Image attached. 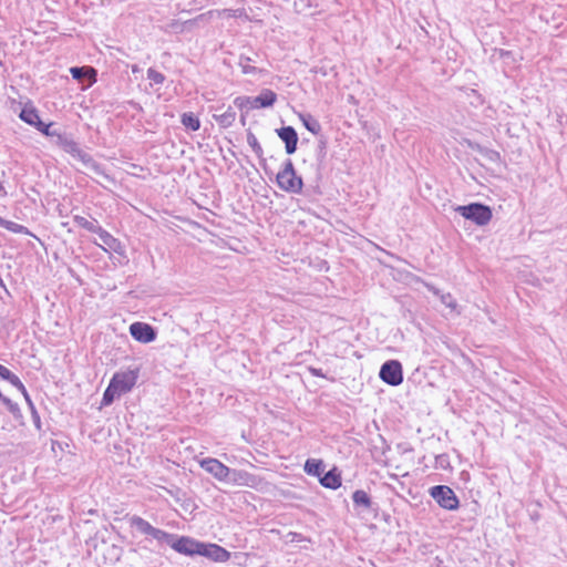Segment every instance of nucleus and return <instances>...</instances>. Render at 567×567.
Returning a JSON list of instances; mask_svg holds the SVG:
<instances>
[{
    "mask_svg": "<svg viewBox=\"0 0 567 567\" xmlns=\"http://www.w3.org/2000/svg\"><path fill=\"white\" fill-rule=\"evenodd\" d=\"M299 118L310 133L317 136L321 135V124L315 116L310 113H299Z\"/></svg>",
    "mask_w": 567,
    "mask_h": 567,
    "instance_id": "393cba45",
    "label": "nucleus"
},
{
    "mask_svg": "<svg viewBox=\"0 0 567 567\" xmlns=\"http://www.w3.org/2000/svg\"><path fill=\"white\" fill-rule=\"evenodd\" d=\"M275 182L286 193L298 195L303 193L305 183L299 174H289L286 177H282L281 174H276Z\"/></svg>",
    "mask_w": 567,
    "mask_h": 567,
    "instance_id": "1a4fd4ad",
    "label": "nucleus"
},
{
    "mask_svg": "<svg viewBox=\"0 0 567 567\" xmlns=\"http://www.w3.org/2000/svg\"><path fill=\"white\" fill-rule=\"evenodd\" d=\"M134 110L138 111V112H143V107L142 105L138 103V102H135L133 100L128 101L127 102Z\"/></svg>",
    "mask_w": 567,
    "mask_h": 567,
    "instance_id": "09e8293b",
    "label": "nucleus"
},
{
    "mask_svg": "<svg viewBox=\"0 0 567 567\" xmlns=\"http://www.w3.org/2000/svg\"><path fill=\"white\" fill-rule=\"evenodd\" d=\"M352 502L354 509L360 511H371L377 512L379 509V506L377 503H374L371 498V496L363 489H355L352 493Z\"/></svg>",
    "mask_w": 567,
    "mask_h": 567,
    "instance_id": "ddd939ff",
    "label": "nucleus"
},
{
    "mask_svg": "<svg viewBox=\"0 0 567 567\" xmlns=\"http://www.w3.org/2000/svg\"><path fill=\"white\" fill-rule=\"evenodd\" d=\"M379 378L391 386H398L403 382V367L396 359L386 360L380 368Z\"/></svg>",
    "mask_w": 567,
    "mask_h": 567,
    "instance_id": "39448f33",
    "label": "nucleus"
},
{
    "mask_svg": "<svg viewBox=\"0 0 567 567\" xmlns=\"http://www.w3.org/2000/svg\"><path fill=\"white\" fill-rule=\"evenodd\" d=\"M84 229L100 236V234L103 231L104 228L102 226H100V224L96 219H93V221L87 220Z\"/></svg>",
    "mask_w": 567,
    "mask_h": 567,
    "instance_id": "79ce46f5",
    "label": "nucleus"
},
{
    "mask_svg": "<svg viewBox=\"0 0 567 567\" xmlns=\"http://www.w3.org/2000/svg\"><path fill=\"white\" fill-rule=\"evenodd\" d=\"M277 136L285 144V151L287 155H292L298 150L299 136L296 128L291 125L281 126L275 130Z\"/></svg>",
    "mask_w": 567,
    "mask_h": 567,
    "instance_id": "9b49d317",
    "label": "nucleus"
},
{
    "mask_svg": "<svg viewBox=\"0 0 567 567\" xmlns=\"http://www.w3.org/2000/svg\"><path fill=\"white\" fill-rule=\"evenodd\" d=\"M100 248H103L105 251H107L109 249H106L105 247H103V245H100Z\"/></svg>",
    "mask_w": 567,
    "mask_h": 567,
    "instance_id": "4d7b16f0",
    "label": "nucleus"
},
{
    "mask_svg": "<svg viewBox=\"0 0 567 567\" xmlns=\"http://www.w3.org/2000/svg\"><path fill=\"white\" fill-rule=\"evenodd\" d=\"M277 174H281L282 177H286L289 174H298L295 168V164H293L292 159L289 157L286 158L281 165V168L279 169V172Z\"/></svg>",
    "mask_w": 567,
    "mask_h": 567,
    "instance_id": "58836bf2",
    "label": "nucleus"
},
{
    "mask_svg": "<svg viewBox=\"0 0 567 567\" xmlns=\"http://www.w3.org/2000/svg\"><path fill=\"white\" fill-rule=\"evenodd\" d=\"M262 478L258 475L251 474L244 470H230L228 484L248 486L257 488L261 483Z\"/></svg>",
    "mask_w": 567,
    "mask_h": 567,
    "instance_id": "9d476101",
    "label": "nucleus"
},
{
    "mask_svg": "<svg viewBox=\"0 0 567 567\" xmlns=\"http://www.w3.org/2000/svg\"><path fill=\"white\" fill-rule=\"evenodd\" d=\"M55 444H59V442H56V441H53V442H52V449H53V450H54V445H55Z\"/></svg>",
    "mask_w": 567,
    "mask_h": 567,
    "instance_id": "6e6d98bb",
    "label": "nucleus"
},
{
    "mask_svg": "<svg viewBox=\"0 0 567 567\" xmlns=\"http://www.w3.org/2000/svg\"><path fill=\"white\" fill-rule=\"evenodd\" d=\"M0 402L7 408V410L11 413L16 421H18L20 424H23L24 417L18 403L13 402L10 398L6 396L1 391Z\"/></svg>",
    "mask_w": 567,
    "mask_h": 567,
    "instance_id": "b1692460",
    "label": "nucleus"
},
{
    "mask_svg": "<svg viewBox=\"0 0 567 567\" xmlns=\"http://www.w3.org/2000/svg\"><path fill=\"white\" fill-rule=\"evenodd\" d=\"M140 372V367L130 368L126 371H117L113 374L110 382H112L123 395L135 386Z\"/></svg>",
    "mask_w": 567,
    "mask_h": 567,
    "instance_id": "423d86ee",
    "label": "nucleus"
},
{
    "mask_svg": "<svg viewBox=\"0 0 567 567\" xmlns=\"http://www.w3.org/2000/svg\"><path fill=\"white\" fill-rule=\"evenodd\" d=\"M146 74L152 84H163L166 80L165 75L154 68H148Z\"/></svg>",
    "mask_w": 567,
    "mask_h": 567,
    "instance_id": "e433bc0d",
    "label": "nucleus"
},
{
    "mask_svg": "<svg viewBox=\"0 0 567 567\" xmlns=\"http://www.w3.org/2000/svg\"><path fill=\"white\" fill-rule=\"evenodd\" d=\"M390 517H391V516H390L389 514H384V520H385V522H389Z\"/></svg>",
    "mask_w": 567,
    "mask_h": 567,
    "instance_id": "864d4df0",
    "label": "nucleus"
},
{
    "mask_svg": "<svg viewBox=\"0 0 567 567\" xmlns=\"http://www.w3.org/2000/svg\"><path fill=\"white\" fill-rule=\"evenodd\" d=\"M204 18V14L197 16L195 19H190L187 21H179V20H172L168 22L164 28V32L169 33H182L186 29H190L192 25H194L198 20H202Z\"/></svg>",
    "mask_w": 567,
    "mask_h": 567,
    "instance_id": "6ab92c4d",
    "label": "nucleus"
},
{
    "mask_svg": "<svg viewBox=\"0 0 567 567\" xmlns=\"http://www.w3.org/2000/svg\"><path fill=\"white\" fill-rule=\"evenodd\" d=\"M319 483L326 488L338 489L342 484L340 470L333 466L328 472H323L319 477Z\"/></svg>",
    "mask_w": 567,
    "mask_h": 567,
    "instance_id": "dca6fc26",
    "label": "nucleus"
},
{
    "mask_svg": "<svg viewBox=\"0 0 567 567\" xmlns=\"http://www.w3.org/2000/svg\"><path fill=\"white\" fill-rule=\"evenodd\" d=\"M308 371L312 377L323 378V379L327 378L326 373H323L322 369H320V368L310 365V367H308Z\"/></svg>",
    "mask_w": 567,
    "mask_h": 567,
    "instance_id": "a18cd8bd",
    "label": "nucleus"
},
{
    "mask_svg": "<svg viewBox=\"0 0 567 567\" xmlns=\"http://www.w3.org/2000/svg\"><path fill=\"white\" fill-rule=\"evenodd\" d=\"M315 154H316V171L322 172L327 165V154H328V137L326 135H320L318 137V143H317Z\"/></svg>",
    "mask_w": 567,
    "mask_h": 567,
    "instance_id": "a211bd4d",
    "label": "nucleus"
},
{
    "mask_svg": "<svg viewBox=\"0 0 567 567\" xmlns=\"http://www.w3.org/2000/svg\"><path fill=\"white\" fill-rule=\"evenodd\" d=\"M19 118L25 124L35 127L41 121L38 109L33 105L31 100L25 102L19 113Z\"/></svg>",
    "mask_w": 567,
    "mask_h": 567,
    "instance_id": "2eb2a0df",
    "label": "nucleus"
},
{
    "mask_svg": "<svg viewBox=\"0 0 567 567\" xmlns=\"http://www.w3.org/2000/svg\"><path fill=\"white\" fill-rule=\"evenodd\" d=\"M433 292H434L435 295H440V290H439V289H436V288H433Z\"/></svg>",
    "mask_w": 567,
    "mask_h": 567,
    "instance_id": "5fc2aeb1",
    "label": "nucleus"
},
{
    "mask_svg": "<svg viewBox=\"0 0 567 567\" xmlns=\"http://www.w3.org/2000/svg\"><path fill=\"white\" fill-rule=\"evenodd\" d=\"M24 398V401L30 410V413H31V417H32V421L34 423V426L38 429V430H41V417H40V414L25 388V385L23 384L21 386V389L18 390Z\"/></svg>",
    "mask_w": 567,
    "mask_h": 567,
    "instance_id": "5701e85b",
    "label": "nucleus"
},
{
    "mask_svg": "<svg viewBox=\"0 0 567 567\" xmlns=\"http://www.w3.org/2000/svg\"><path fill=\"white\" fill-rule=\"evenodd\" d=\"M70 74L73 80L87 85L94 84L97 80V71L91 65L72 66Z\"/></svg>",
    "mask_w": 567,
    "mask_h": 567,
    "instance_id": "f8f14e48",
    "label": "nucleus"
},
{
    "mask_svg": "<svg viewBox=\"0 0 567 567\" xmlns=\"http://www.w3.org/2000/svg\"><path fill=\"white\" fill-rule=\"evenodd\" d=\"M454 210L464 219L472 221L478 227L488 225L493 218L492 207L481 202H473L466 205H457Z\"/></svg>",
    "mask_w": 567,
    "mask_h": 567,
    "instance_id": "7ed1b4c3",
    "label": "nucleus"
},
{
    "mask_svg": "<svg viewBox=\"0 0 567 567\" xmlns=\"http://www.w3.org/2000/svg\"><path fill=\"white\" fill-rule=\"evenodd\" d=\"M277 101V94L270 89H262L257 96H254V102L257 103L259 109L271 107Z\"/></svg>",
    "mask_w": 567,
    "mask_h": 567,
    "instance_id": "aec40b11",
    "label": "nucleus"
},
{
    "mask_svg": "<svg viewBox=\"0 0 567 567\" xmlns=\"http://www.w3.org/2000/svg\"><path fill=\"white\" fill-rule=\"evenodd\" d=\"M73 221L81 228L84 229L86 223H87V219L83 216H80V215H75L73 216Z\"/></svg>",
    "mask_w": 567,
    "mask_h": 567,
    "instance_id": "de8ad7c7",
    "label": "nucleus"
},
{
    "mask_svg": "<svg viewBox=\"0 0 567 567\" xmlns=\"http://www.w3.org/2000/svg\"><path fill=\"white\" fill-rule=\"evenodd\" d=\"M441 301L443 305H445L447 308L455 310L457 307V302L455 298L450 293H442L440 295Z\"/></svg>",
    "mask_w": 567,
    "mask_h": 567,
    "instance_id": "ea45409f",
    "label": "nucleus"
},
{
    "mask_svg": "<svg viewBox=\"0 0 567 567\" xmlns=\"http://www.w3.org/2000/svg\"><path fill=\"white\" fill-rule=\"evenodd\" d=\"M0 379L10 383L17 390L21 389L23 385V382L20 380V378L3 364H0Z\"/></svg>",
    "mask_w": 567,
    "mask_h": 567,
    "instance_id": "7c9ffc66",
    "label": "nucleus"
},
{
    "mask_svg": "<svg viewBox=\"0 0 567 567\" xmlns=\"http://www.w3.org/2000/svg\"><path fill=\"white\" fill-rule=\"evenodd\" d=\"M2 227L14 234H23L37 238V236L25 226L8 219H0Z\"/></svg>",
    "mask_w": 567,
    "mask_h": 567,
    "instance_id": "c85d7f7f",
    "label": "nucleus"
},
{
    "mask_svg": "<svg viewBox=\"0 0 567 567\" xmlns=\"http://www.w3.org/2000/svg\"><path fill=\"white\" fill-rule=\"evenodd\" d=\"M316 179L315 184L309 185L307 187L303 186V193L301 195L310 198V199H317L318 197L322 196L323 192L321 189L320 183L322 179V174L319 171H316Z\"/></svg>",
    "mask_w": 567,
    "mask_h": 567,
    "instance_id": "a878e982",
    "label": "nucleus"
},
{
    "mask_svg": "<svg viewBox=\"0 0 567 567\" xmlns=\"http://www.w3.org/2000/svg\"><path fill=\"white\" fill-rule=\"evenodd\" d=\"M494 54H497L501 59H505V60L511 59V60H513V61L515 60V59H514V54H513V52H512V51H509V50H505V49H495V50H494Z\"/></svg>",
    "mask_w": 567,
    "mask_h": 567,
    "instance_id": "c03bdc74",
    "label": "nucleus"
},
{
    "mask_svg": "<svg viewBox=\"0 0 567 567\" xmlns=\"http://www.w3.org/2000/svg\"><path fill=\"white\" fill-rule=\"evenodd\" d=\"M55 138L54 144L63 150L65 153L70 154L73 158L82 162L87 168H91L96 175H101L109 181H114L105 169V166L101 163L96 162L89 153L83 151L79 143L72 138L71 134L61 133L56 131V135L53 136Z\"/></svg>",
    "mask_w": 567,
    "mask_h": 567,
    "instance_id": "f03ea898",
    "label": "nucleus"
},
{
    "mask_svg": "<svg viewBox=\"0 0 567 567\" xmlns=\"http://www.w3.org/2000/svg\"><path fill=\"white\" fill-rule=\"evenodd\" d=\"M429 495L445 511H456L460 508V498L452 487L447 485H434L429 488Z\"/></svg>",
    "mask_w": 567,
    "mask_h": 567,
    "instance_id": "20e7f679",
    "label": "nucleus"
},
{
    "mask_svg": "<svg viewBox=\"0 0 567 567\" xmlns=\"http://www.w3.org/2000/svg\"><path fill=\"white\" fill-rule=\"evenodd\" d=\"M324 462L321 458H308L303 464L305 473L309 476L317 477L318 480L324 472Z\"/></svg>",
    "mask_w": 567,
    "mask_h": 567,
    "instance_id": "412c9836",
    "label": "nucleus"
},
{
    "mask_svg": "<svg viewBox=\"0 0 567 567\" xmlns=\"http://www.w3.org/2000/svg\"><path fill=\"white\" fill-rule=\"evenodd\" d=\"M463 144L466 145L472 151L478 152L481 155H483L487 161H489L492 163H495V164L502 163L501 153L495 150L485 147V146L481 145L480 143L472 141L470 138H464Z\"/></svg>",
    "mask_w": 567,
    "mask_h": 567,
    "instance_id": "4468645a",
    "label": "nucleus"
},
{
    "mask_svg": "<svg viewBox=\"0 0 567 567\" xmlns=\"http://www.w3.org/2000/svg\"><path fill=\"white\" fill-rule=\"evenodd\" d=\"M7 195H8V193L3 186V183H0V196L6 197Z\"/></svg>",
    "mask_w": 567,
    "mask_h": 567,
    "instance_id": "8fccbe9b",
    "label": "nucleus"
},
{
    "mask_svg": "<svg viewBox=\"0 0 567 567\" xmlns=\"http://www.w3.org/2000/svg\"><path fill=\"white\" fill-rule=\"evenodd\" d=\"M246 114H247V113L241 112V115H240V123H241L243 125H245V124H246Z\"/></svg>",
    "mask_w": 567,
    "mask_h": 567,
    "instance_id": "3c124183",
    "label": "nucleus"
},
{
    "mask_svg": "<svg viewBox=\"0 0 567 567\" xmlns=\"http://www.w3.org/2000/svg\"><path fill=\"white\" fill-rule=\"evenodd\" d=\"M564 118L567 121V116L566 115H564V114H559L558 115V122H559L560 125L563 124V120Z\"/></svg>",
    "mask_w": 567,
    "mask_h": 567,
    "instance_id": "603ef678",
    "label": "nucleus"
},
{
    "mask_svg": "<svg viewBox=\"0 0 567 567\" xmlns=\"http://www.w3.org/2000/svg\"><path fill=\"white\" fill-rule=\"evenodd\" d=\"M163 489L172 496L175 502L183 504L186 497V492L176 485H172L171 487H163Z\"/></svg>",
    "mask_w": 567,
    "mask_h": 567,
    "instance_id": "f704fd0d",
    "label": "nucleus"
},
{
    "mask_svg": "<svg viewBox=\"0 0 567 567\" xmlns=\"http://www.w3.org/2000/svg\"><path fill=\"white\" fill-rule=\"evenodd\" d=\"M528 515H529V519L533 523H537L542 518V515L538 512V509H528Z\"/></svg>",
    "mask_w": 567,
    "mask_h": 567,
    "instance_id": "49530a36",
    "label": "nucleus"
},
{
    "mask_svg": "<svg viewBox=\"0 0 567 567\" xmlns=\"http://www.w3.org/2000/svg\"><path fill=\"white\" fill-rule=\"evenodd\" d=\"M54 124V122L44 123L41 120L34 128L47 137H53L54 135H56L58 131L52 128Z\"/></svg>",
    "mask_w": 567,
    "mask_h": 567,
    "instance_id": "c9c22d12",
    "label": "nucleus"
},
{
    "mask_svg": "<svg viewBox=\"0 0 567 567\" xmlns=\"http://www.w3.org/2000/svg\"><path fill=\"white\" fill-rule=\"evenodd\" d=\"M213 118L218 123L220 127L228 128L234 124L236 120V112L231 106H228L224 113L214 114Z\"/></svg>",
    "mask_w": 567,
    "mask_h": 567,
    "instance_id": "bb28decb",
    "label": "nucleus"
},
{
    "mask_svg": "<svg viewBox=\"0 0 567 567\" xmlns=\"http://www.w3.org/2000/svg\"><path fill=\"white\" fill-rule=\"evenodd\" d=\"M199 465L217 481L228 483L231 468L219 460L214 457H206L199 461Z\"/></svg>",
    "mask_w": 567,
    "mask_h": 567,
    "instance_id": "6e6552de",
    "label": "nucleus"
},
{
    "mask_svg": "<svg viewBox=\"0 0 567 567\" xmlns=\"http://www.w3.org/2000/svg\"><path fill=\"white\" fill-rule=\"evenodd\" d=\"M99 237L109 250L114 251L115 254L123 258H126L125 246L118 238H115L105 229H103Z\"/></svg>",
    "mask_w": 567,
    "mask_h": 567,
    "instance_id": "f3484780",
    "label": "nucleus"
},
{
    "mask_svg": "<svg viewBox=\"0 0 567 567\" xmlns=\"http://www.w3.org/2000/svg\"><path fill=\"white\" fill-rule=\"evenodd\" d=\"M450 466V457L443 453L435 456V467L446 470Z\"/></svg>",
    "mask_w": 567,
    "mask_h": 567,
    "instance_id": "a19ab883",
    "label": "nucleus"
},
{
    "mask_svg": "<svg viewBox=\"0 0 567 567\" xmlns=\"http://www.w3.org/2000/svg\"><path fill=\"white\" fill-rule=\"evenodd\" d=\"M223 13L229 18H244L245 20L249 21L250 18L246 12L245 8H238V9H224Z\"/></svg>",
    "mask_w": 567,
    "mask_h": 567,
    "instance_id": "4c0bfd02",
    "label": "nucleus"
},
{
    "mask_svg": "<svg viewBox=\"0 0 567 567\" xmlns=\"http://www.w3.org/2000/svg\"><path fill=\"white\" fill-rule=\"evenodd\" d=\"M128 331L135 341L144 344L155 341L158 334L157 328L142 321H135L131 323Z\"/></svg>",
    "mask_w": 567,
    "mask_h": 567,
    "instance_id": "0eeeda50",
    "label": "nucleus"
},
{
    "mask_svg": "<svg viewBox=\"0 0 567 567\" xmlns=\"http://www.w3.org/2000/svg\"><path fill=\"white\" fill-rule=\"evenodd\" d=\"M121 395L122 393L115 388V385L112 382H109V385L103 392L100 408L111 405Z\"/></svg>",
    "mask_w": 567,
    "mask_h": 567,
    "instance_id": "c756f323",
    "label": "nucleus"
},
{
    "mask_svg": "<svg viewBox=\"0 0 567 567\" xmlns=\"http://www.w3.org/2000/svg\"><path fill=\"white\" fill-rule=\"evenodd\" d=\"M247 143L251 147V150L256 154V156L258 158H261V155H264V150H262L260 143L258 142L257 137L250 130L247 131Z\"/></svg>",
    "mask_w": 567,
    "mask_h": 567,
    "instance_id": "72a5a7b5",
    "label": "nucleus"
},
{
    "mask_svg": "<svg viewBox=\"0 0 567 567\" xmlns=\"http://www.w3.org/2000/svg\"><path fill=\"white\" fill-rule=\"evenodd\" d=\"M258 159H259V164H260L261 168L264 169L265 174L270 179H272V176H275V174H274V171L267 165V159L264 157V155H261V158H258Z\"/></svg>",
    "mask_w": 567,
    "mask_h": 567,
    "instance_id": "37998d69",
    "label": "nucleus"
},
{
    "mask_svg": "<svg viewBox=\"0 0 567 567\" xmlns=\"http://www.w3.org/2000/svg\"><path fill=\"white\" fill-rule=\"evenodd\" d=\"M235 106L241 112L248 113L250 110L259 109L257 103L254 102V96H237L234 100Z\"/></svg>",
    "mask_w": 567,
    "mask_h": 567,
    "instance_id": "2f4dec72",
    "label": "nucleus"
},
{
    "mask_svg": "<svg viewBox=\"0 0 567 567\" xmlns=\"http://www.w3.org/2000/svg\"><path fill=\"white\" fill-rule=\"evenodd\" d=\"M181 123L185 126L186 130L196 132L200 128V120L193 112H185L181 115Z\"/></svg>",
    "mask_w": 567,
    "mask_h": 567,
    "instance_id": "cd10ccee",
    "label": "nucleus"
},
{
    "mask_svg": "<svg viewBox=\"0 0 567 567\" xmlns=\"http://www.w3.org/2000/svg\"><path fill=\"white\" fill-rule=\"evenodd\" d=\"M123 553L124 549L122 546L115 544L109 545L103 553L104 564L110 566L116 565L121 560Z\"/></svg>",
    "mask_w": 567,
    "mask_h": 567,
    "instance_id": "4be33fe9",
    "label": "nucleus"
},
{
    "mask_svg": "<svg viewBox=\"0 0 567 567\" xmlns=\"http://www.w3.org/2000/svg\"><path fill=\"white\" fill-rule=\"evenodd\" d=\"M250 62H254V60L251 58L246 56L244 54H241L239 56V65L241 68V72L244 74H257V73L261 74L265 72V70H262V69L250 65Z\"/></svg>",
    "mask_w": 567,
    "mask_h": 567,
    "instance_id": "473e14b6",
    "label": "nucleus"
},
{
    "mask_svg": "<svg viewBox=\"0 0 567 567\" xmlns=\"http://www.w3.org/2000/svg\"><path fill=\"white\" fill-rule=\"evenodd\" d=\"M126 518L132 528L155 539L158 546L167 545L181 555L187 557L202 556L215 563H225L230 558V553L218 544L204 543L190 536L168 533L154 527L138 515H126Z\"/></svg>",
    "mask_w": 567,
    "mask_h": 567,
    "instance_id": "f257e3e1",
    "label": "nucleus"
}]
</instances>
